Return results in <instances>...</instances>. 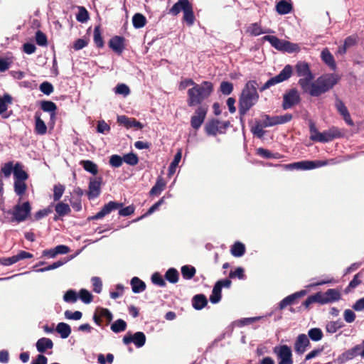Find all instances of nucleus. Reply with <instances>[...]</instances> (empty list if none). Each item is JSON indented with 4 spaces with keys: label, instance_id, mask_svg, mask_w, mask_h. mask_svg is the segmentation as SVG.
Listing matches in <instances>:
<instances>
[{
    "label": "nucleus",
    "instance_id": "obj_1",
    "mask_svg": "<svg viewBox=\"0 0 364 364\" xmlns=\"http://www.w3.org/2000/svg\"><path fill=\"white\" fill-rule=\"evenodd\" d=\"M272 85L273 77H270L261 87H259L256 80H249L246 82L239 96L238 112L241 119L257 103L259 100L257 89L260 92H263Z\"/></svg>",
    "mask_w": 364,
    "mask_h": 364
},
{
    "label": "nucleus",
    "instance_id": "obj_2",
    "mask_svg": "<svg viewBox=\"0 0 364 364\" xmlns=\"http://www.w3.org/2000/svg\"><path fill=\"white\" fill-rule=\"evenodd\" d=\"M213 92V84L210 81H203L188 90L187 104L189 107H195L202 104Z\"/></svg>",
    "mask_w": 364,
    "mask_h": 364
},
{
    "label": "nucleus",
    "instance_id": "obj_3",
    "mask_svg": "<svg viewBox=\"0 0 364 364\" xmlns=\"http://www.w3.org/2000/svg\"><path fill=\"white\" fill-rule=\"evenodd\" d=\"M340 80V76L337 74H326L317 78L312 82H309L307 90H303L310 95L318 97L331 90Z\"/></svg>",
    "mask_w": 364,
    "mask_h": 364
},
{
    "label": "nucleus",
    "instance_id": "obj_4",
    "mask_svg": "<svg viewBox=\"0 0 364 364\" xmlns=\"http://www.w3.org/2000/svg\"><path fill=\"white\" fill-rule=\"evenodd\" d=\"M123 204L115 201H109L105 204L102 209L97 213L95 215L90 217V220H98L104 218L105 215L110 213L112 211L119 209V215L121 216H129L134 213V205H129L125 208H122Z\"/></svg>",
    "mask_w": 364,
    "mask_h": 364
},
{
    "label": "nucleus",
    "instance_id": "obj_5",
    "mask_svg": "<svg viewBox=\"0 0 364 364\" xmlns=\"http://www.w3.org/2000/svg\"><path fill=\"white\" fill-rule=\"evenodd\" d=\"M21 198L18 199V203L14 206L12 210L4 211L7 215H11V222L20 223L25 221L31 216V205L29 201L21 203Z\"/></svg>",
    "mask_w": 364,
    "mask_h": 364
},
{
    "label": "nucleus",
    "instance_id": "obj_6",
    "mask_svg": "<svg viewBox=\"0 0 364 364\" xmlns=\"http://www.w3.org/2000/svg\"><path fill=\"white\" fill-rule=\"evenodd\" d=\"M309 130L311 134L310 139L312 141L319 142H328L332 141L335 138L340 136L341 135L338 129L335 127H332L330 129L323 132H319L313 123H311Z\"/></svg>",
    "mask_w": 364,
    "mask_h": 364
},
{
    "label": "nucleus",
    "instance_id": "obj_7",
    "mask_svg": "<svg viewBox=\"0 0 364 364\" xmlns=\"http://www.w3.org/2000/svg\"><path fill=\"white\" fill-rule=\"evenodd\" d=\"M295 70L296 75L301 77L299 80V85L302 90H307L309 82H311L314 78L308 63L299 62L296 65Z\"/></svg>",
    "mask_w": 364,
    "mask_h": 364
},
{
    "label": "nucleus",
    "instance_id": "obj_8",
    "mask_svg": "<svg viewBox=\"0 0 364 364\" xmlns=\"http://www.w3.org/2000/svg\"><path fill=\"white\" fill-rule=\"evenodd\" d=\"M229 121L220 122L216 119L209 120L204 127L205 133L209 136H216L218 134H225L230 127Z\"/></svg>",
    "mask_w": 364,
    "mask_h": 364
},
{
    "label": "nucleus",
    "instance_id": "obj_9",
    "mask_svg": "<svg viewBox=\"0 0 364 364\" xmlns=\"http://www.w3.org/2000/svg\"><path fill=\"white\" fill-rule=\"evenodd\" d=\"M208 112V107L205 106H198L195 110L194 114L191 119V125L192 128L198 130L202 124L203 123L206 114Z\"/></svg>",
    "mask_w": 364,
    "mask_h": 364
},
{
    "label": "nucleus",
    "instance_id": "obj_10",
    "mask_svg": "<svg viewBox=\"0 0 364 364\" xmlns=\"http://www.w3.org/2000/svg\"><path fill=\"white\" fill-rule=\"evenodd\" d=\"M146 340V336L143 332L138 331L134 334L128 332L123 338V343L125 345L133 343L136 347L141 348L144 346Z\"/></svg>",
    "mask_w": 364,
    "mask_h": 364
},
{
    "label": "nucleus",
    "instance_id": "obj_11",
    "mask_svg": "<svg viewBox=\"0 0 364 364\" xmlns=\"http://www.w3.org/2000/svg\"><path fill=\"white\" fill-rule=\"evenodd\" d=\"M274 353L277 355L278 364H293L292 352L288 346H279L277 350L274 349Z\"/></svg>",
    "mask_w": 364,
    "mask_h": 364
},
{
    "label": "nucleus",
    "instance_id": "obj_12",
    "mask_svg": "<svg viewBox=\"0 0 364 364\" xmlns=\"http://www.w3.org/2000/svg\"><path fill=\"white\" fill-rule=\"evenodd\" d=\"M102 183V178L101 176L90 178L88 186V191L87 193L88 198L94 199L98 197L101 193V185Z\"/></svg>",
    "mask_w": 364,
    "mask_h": 364
},
{
    "label": "nucleus",
    "instance_id": "obj_13",
    "mask_svg": "<svg viewBox=\"0 0 364 364\" xmlns=\"http://www.w3.org/2000/svg\"><path fill=\"white\" fill-rule=\"evenodd\" d=\"M330 163L328 161H302L294 163L291 164L290 166L292 168H296V169H301V170H309L313 169L317 167H321L327 164H329Z\"/></svg>",
    "mask_w": 364,
    "mask_h": 364
},
{
    "label": "nucleus",
    "instance_id": "obj_14",
    "mask_svg": "<svg viewBox=\"0 0 364 364\" xmlns=\"http://www.w3.org/2000/svg\"><path fill=\"white\" fill-rule=\"evenodd\" d=\"M108 46L116 54L120 55L125 49V38L123 36H114L109 39Z\"/></svg>",
    "mask_w": 364,
    "mask_h": 364
},
{
    "label": "nucleus",
    "instance_id": "obj_15",
    "mask_svg": "<svg viewBox=\"0 0 364 364\" xmlns=\"http://www.w3.org/2000/svg\"><path fill=\"white\" fill-rule=\"evenodd\" d=\"M318 294L321 295V304L333 303L341 299V293L336 289H329L324 293L319 291Z\"/></svg>",
    "mask_w": 364,
    "mask_h": 364
},
{
    "label": "nucleus",
    "instance_id": "obj_16",
    "mask_svg": "<svg viewBox=\"0 0 364 364\" xmlns=\"http://www.w3.org/2000/svg\"><path fill=\"white\" fill-rule=\"evenodd\" d=\"M33 257V256L31 253L24 250H21L17 255L12 257L1 258L0 263L4 266H10L21 259L32 258Z\"/></svg>",
    "mask_w": 364,
    "mask_h": 364
},
{
    "label": "nucleus",
    "instance_id": "obj_17",
    "mask_svg": "<svg viewBox=\"0 0 364 364\" xmlns=\"http://www.w3.org/2000/svg\"><path fill=\"white\" fill-rule=\"evenodd\" d=\"M300 100L299 92L295 89L290 90L284 95L283 107L289 109L294 105L299 103Z\"/></svg>",
    "mask_w": 364,
    "mask_h": 364
},
{
    "label": "nucleus",
    "instance_id": "obj_18",
    "mask_svg": "<svg viewBox=\"0 0 364 364\" xmlns=\"http://www.w3.org/2000/svg\"><path fill=\"white\" fill-rule=\"evenodd\" d=\"M310 345L309 337L306 334H299L294 343V350L297 354H303Z\"/></svg>",
    "mask_w": 364,
    "mask_h": 364
},
{
    "label": "nucleus",
    "instance_id": "obj_19",
    "mask_svg": "<svg viewBox=\"0 0 364 364\" xmlns=\"http://www.w3.org/2000/svg\"><path fill=\"white\" fill-rule=\"evenodd\" d=\"M274 48L288 53H293L299 50V46L287 41L280 40L274 37Z\"/></svg>",
    "mask_w": 364,
    "mask_h": 364
},
{
    "label": "nucleus",
    "instance_id": "obj_20",
    "mask_svg": "<svg viewBox=\"0 0 364 364\" xmlns=\"http://www.w3.org/2000/svg\"><path fill=\"white\" fill-rule=\"evenodd\" d=\"M360 355V348L356 345L353 348L345 351L338 358V363L343 364L345 362L352 360L355 357Z\"/></svg>",
    "mask_w": 364,
    "mask_h": 364
},
{
    "label": "nucleus",
    "instance_id": "obj_21",
    "mask_svg": "<svg viewBox=\"0 0 364 364\" xmlns=\"http://www.w3.org/2000/svg\"><path fill=\"white\" fill-rule=\"evenodd\" d=\"M275 9L280 15L288 14L293 11V4L291 0H280L277 3Z\"/></svg>",
    "mask_w": 364,
    "mask_h": 364
},
{
    "label": "nucleus",
    "instance_id": "obj_22",
    "mask_svg": "<svg viewBox=\"0 0 364 364\" xmlns=\"http://www.w3.org/2000/svg\"><path fill=\"white\" fill-rule=\"evenodd\" d=\"M41 109L46 112L50 113V120L53 121L55 118L57 105L52 101L42 100L40 103Z\"/></svg>",
    "mask_w": 364,
    "mask_h": 364
},
{
    "label": "nucleus",
    "instance_id": "obj_23",
    "mask_svg": "<svg viewBox=\"0 0 364 364\" xmlns=\"http://www.w3.org/2000/svg\"><path fill=\"white\" fill-rule=\"evenodd\" d=\"M191 4L188 0H178L170 9L169 14L173 16H177L181 11L184 12Z\"/></svg>",
    "mask_w": 364,
    "mask_h": 364
},
{
    "label": "nucleus",
    "instance_id": "obj_24",
    "mask_svg": "<svg viewBox=\"0 0 364 364\" xmlns=\"http://www.w3.org/2000/svg\"><path fill=\"white\" fill-rule=\"evenodd\" d=\"M35 132L39 135H44L47 132V127L43 122V120L41 118V113L39 112H36L35 113Z\"/></svg>",
    "mask_w": 364,
    "mask_h": 364
},
{
    "label": "nucleus",
    "instance_id": "obj_25",
    "mask_svg": "<svg viewBox=\"0 0 364 364\" xmlns=\"http://www.w3.org/2000/svg\"><path fill=\"white\" fill-rule=\"evenodd\" d=\"M36 346L39 353H43L47 350L53 348V342L50 338L43 337L37 341Z\"/></svg>",
    "mask_w": 364,
    "mask_h": 364
},
{
    "label": "nucleus",
    "instance_id": "obj_26",
    "mask_svg": "<svg viewBox=\"0 0 364 364\" xmlns=\"http://www.w3.org/2000/svg\"><path fill=\"white\" fill-rule=\"evenodd\" d=\"M322 60L332 70H336V63L335 62L333 55L330 53L328 48H324L321 53Z\"/></svg>",
    "mask_w": 364,
    "mask_h": 364
},
{
    "label": "nucleus",
    "instance_id": "obj_27",
    "mask_svg": "<svg viewBox=\"0 0 364 364\" xmlns=\"http://www.w3.org/2000/svg\"><path fill=\"white\" fill-rule=\"evenodd\" d=\"M14 181H26L28 178V174L23 169L22 165L17 162L14 168Z\"/></svg>",
    "mask_w": 364,
    "mask_h": 364
},
{
    "label": "nucleus",
    "instance_id": "obj_28",
    "mask_svg": "<svg viewBox=\"0 0 364 364\" xmlns=\"http://www.w3.org/2000/svg\"><path fill=\"white\" fill-rule=\"evenodd\" d=\"M208 304V299L204 294L195 295L192 299L193 307L196 310L203 309Z\"/></svg>",
    "mask_w": 364,
    "mask_h": 364
},
{
    "label": "nucleus",
    "instance_id": "obj_29",
    "mask_svg": "<svg viewBox=\"0 0 364 364\" xmlns=\"http://www.w3.org/2000/svg\"><path fill=\"white\" fill-rule=\"evenodd\" d=\"M132 291L138 294L146 289V284L137 277H134L130 282Z\"/></svg>",
    "mask_w": 364,
    "mask_h": 364
},
{
    "label": "nucleus",
    "instance_id": "obj_30",
    "mask_svg": "<svg viewBox=\"0 0 364 364\" xmlns=\"http://www.w3.org/2000/svg\"><path fill=\"white\" fill-rule=\"evenodd\" d=\"M292 73V67L289 65H287L280 73L274 77V84L282 82L289 79Z\"/></svg>",
    "mask_w": 364,
    "mask_h": 364
},
{
    "label": "nucleus",
    "instance_id": "obj_31",
    "mask_svg": "<svg viewBox=\"0 0 364 364\" xmlns=\"http://www.w3.org/2000/svg\"><path fill=\"white\" fill-rule=\"evenodd\" d=\"M166 187V182L164 178L159 177L156 180L155 185L151 188L149 191L150 196H159L164 190Z\"/></svg>",
    "mask_w": 364,
    "mask_h": 364
},
{
    "label": "nucleus",
    "instance_id": "obj_32",
    "mask_svg": "<svg viewBox=\"0 0 364 364\" xmlns=\"http://www.w3.org/2000/svg\"><path fill=\"white\" fill-rule=\"evenodd\" d=\"M245 246L240 242H235L231 247L230 252L235 257H240L245 253Z\"/></svg>",
    "mask_w": 364,
    "mask_h": 364
},
{
    "label": "nucleus",
    "instance_id": "obj_33",
    "mask_svg": "<svg viewBox=\"0 0 364 364\" xmlns=\"http://www.w3.org/2000/svg\"><path fill=\"white\" fill-rule=\"evenodd\" d=\"M55 331L60 335L63 339L67 338L71 333L70 326L64 322L59 323L55 328Z\"/></svg>",
    "mask_w": 364,
    "mask_h": 364
},
{
    "label": "nucleus",
    "instance_id": "obj_34",
    "mask_svg": "<svg viewBox=\"0 0 364 364\" xmlns=\"http://www.w3.org/2000/svg\"><path fill=\"white\" fill-rule=\"evenodd\" d=\"M183 21L186 23L188 26H191L194 24L196 18L193 9V6L191 4L188 9L183 12Z\"/></svg>",
    "mask_w": 364,
    "mask_h": 364
},
{
    "label": "nucleus",
    "instance_id": "obj_35",
    "mask_svg": "<svg viewBox=\"0 0 364 364\" xmlns=\"http://www.w3.org/2000/svg\"><path fill=\"white\" fill-rule=\"evenodd\" d=\"M55 210L60 217L69 215L71 212L69 205L63 202H58L55 206Z\"/></svg>",
    "mask_w": 364,
    "mask_h": 364
},
{
    "label": "nucleus",
    "instance_id": "obj_36",
    "mask_svg": "<svg viewBox=\"0 0 364 364\" xmlns=\"http://www.w3.org/2000/svg\"><path fill=\"white\" fill-rule=\"evenodd\" d=\"M146 17L140 13L135 14L132 17V23L135 28H143L146 26Z\"/></svg>",
    "mask_w": 364,
    "mask_h": 364
},
{
    "label": "nucleus",
    "instance_id": "obj_37",
    "mask_svg": "<svg viewBox=\"0 0 364 364\" xmlns=\"http://www.w3.org/2000/svg\"><path fill=\"white\" fill-rule=\"evenodd\" d=\"M93 41L97 48H102L105 46V42L100 31V25L96 26L94 29Z\"/></svg>",
    "mask_w": 364,
    "mask_h": 364
},
{
    "label": "nucleus",
    "instance_id": "obj_38",
    "mask_svg": "<svg viewBox=\"0 0 364 364\" xmlns=\"http://www.w3.org/2000/svg\"><path fill=\"white\" fill-rule=\"evenodd\" d=\"M80 164L86 171L93 175H96L98 173L97 165L92 161L83 160L80 161Z\"/></svg>",
    "mask_w": 364,
    "mask_h": 364
},
{
    "label": "nucleus",
    "instance_id": "obj_39",
    "mask_svg": "<svg viewBox=\"0 0 364 364\" xmlns=\"http://www.w3.org/2000/svg\"><path fill=\"white\" fill-rule=\"evenodd\" d=\"M183 277L185 279L190 280L193 278L196 273V269L191 265H184L181 269Z\"/></svg>",
    "mask_w": 364,
    "mask_h": 364
},
{
    "label": "nucleus",
    "instance_id": "obj_40",
    "mask_svg": "<svg viewBox=\"0 0 364 364\" xmlns=\"http://www.w3.org/2000/svg\"><path fill=\"white\" fill-rule=\"evenodd\" d=\"M26 181H14V188L16 194L21 198L27 190Z\"/></svg>",
    "mask_w": 364,
    "mask_h": 364
},
{
    "label": "nucleus",
    "instance_id": "obj_41",
    "mask_svg": "<svg viewBox=\"0 0 364 364\" xmlns=\"http://www.w3.org/2000/svg\"><path fill=\"white\" fill-rule=\"evenodd\" d=\"M221 291H222V289L220 287V286L215 284L213 291H212V294L210 296V301L212 304H218L221 300V298H222Z\"/></svg>",
    "mask_w": 364,
    "mask_h": 364
},
{
    "label": "nucleus",
    "instance_id": "obj_42",
    "mask_svg": "<svg viewBox=\"0 0 364 364\" xmlns=\"http://www.w3.org/2000/svg\"><path fill=\"white\" fill-rule=\"evenodd\" d=\"M164 277L170 283L176 284L178 281L179 274L175 268H170L165 273Z\"/></svg>",
    "mask_w": 364,
    "mask_h": 364
},
{
    "label": "nucleus",
    "instance_id": "obj_43",
    "mask_svg": "<svg viewBox=\"0 0 364 364\" xmlns=\"http://www.w3.org/2000/svg\"><path fill=\"white\" fill-rule=\"evenodd\" d=\"M264 129V128L262 127V125L256 121H255V122L250 126V130L254 136L259 139H262L264 136L265 134Z\"/></svg>",
    "mask_w": 364,
    "mask_h": 364
},
{
    "label": "nucleus",
    "instance_id": "obj_44",
    "mask_svg": "<svg viewBox=\"0 0 364 364\" xmlns=\"http://www.w3.org/2000/svg\"><path fill=\"white\" fill-rule=\"evenodd\" d=\"M12 103V97L9 94H5L3 97H0V115L6 112L8 109V105Z\"/></svg>",
    "mask_w": 364,
    "mask_h": 364
},
{
    "label": "nucleus",
    "instance_id": "obj_45",
    "mask_svg": "<svg viewBox=\"0 0 364 364\" xmlns=\"http://www.w3.org/2000/svg\"><path fill=\"white\" fill-rule=\"evenodd\" d=\"M65 190V187L64 185L61 183H58L54 185L53 186V198L54 201H59L61 197L63 196Z\"/></svg>",
    "mask_w": 364,
    "mask_h": 364
},
{
    "label": "nucleus",
    "instance_id": "obj_46",
    "mask_svg": "<svg viewBox=\"0 0 364 364\" xmlns=\"http://www.w3.org/2000/svg\"><path fill=\"white\" fill-rule=\"evenodd\" d=\"M127 323L122 319L116 320L111 325V330L114 333H120L126 330Z\"/></svg>",
    "mask_w": 364,
    "mask_h": 364
},
{
    "label": "nucleus",
    "instance_id": "obj_47",
    "mask_svg": "<svg viewBox=\"0 0 364 364\" xmlns=\"http://www.w3.org/2000/svg\"><path fill=\"white\" fill-rule=\"evenodd\" d=\"M323 332L318 328H313L309 330L308 337H309L313 341H318L323 338Z\"/></svg>",
    "mask_w": 364,
    "mask_h": 364
},
{
    "label": "nucleus",
    "instance_id": "obj_48",
    "mask_svg": "<svg viewBox=\"0 0 364 364\" xmlns=\"http://www.w3.org/2000/svg\"><path fill=\"white\" fill-rule=\"evenodd\" d=\"M78 298L85 304H90L92 301L93 296L87 289H82L79 291Z\"/></svg>",
    "mask_w": 364,
    "mask_h": 364
},
{
    "label": "nucleus",
    "instance_id": "obj_49",
    "mask_svg": "<svg viewBox=\"0 0 364 364\" xmlns=\"http://www.w3.org/2000/svg\"><path fill=\"white\" fill-rule=\"evenodd\" d=\"M77 299L78 294L73 289L68 290L63 296V300L67 303H75Z\"/></svg>",
    "mask_w": 364,
    "mask_h": 364
},
{
    "label": "nucleus",
    "instance_id": "obj_50",
    "mask_svg": "<svg viewBox=\"0 0 364 364\" xmlns=\"http://www.w3.org/2000/svg\"><path fill=\"white\" fill-rule=\"evenodd\" d=\"M233 84L228 81H223L220 83L219 90L224 95H230L233 91Z\"/></svg>",
    "mask_w": 364,
    "mask_h": 364
},
{
    "label": "nucleus",
    "instance_id": "obj_51",
    "mask_svg": "<svg viewBox=\"0 0 364 364\" xmlns=\"http://www.w3.org/2000/svg\"><path fill=\"white\" fill-rule=\"evenodd\" d=\"M76 19L80 23H85L89 19V13L83 6L78 7V13L76 15Z\"/></svg>",
    "mask_w": 364,
    "mask_h": 364
},
{
    "label": "nucleus",
    "instance_id": "obj_52",
    "mask_svg": "<svg viewBox=\"0 0 364 364\" xmlns=\"http://www.w3.org/2000/svg\"><path fill=\"white\" fill-rule=\"evenodd\" d=\"M14 166L12 161H9L4 164V166L1 168L0 175L3 174L4 177L9 178L10 177L11 173H14Z\"/></svg>",
    "mask_w": 364,
    "mask_h": 364
},
{
    "label": "nucleus",
    "instance_id": "obj_53",
    "mask_svg": "<svg viewBox=\"0 0 364 364\" xmlns=\"http://www.w3.org/2000/svg\"><path fill=\"white\" fill-rule=\"evenodd\" d=\"M53 211L51 205L48 208L38 210L33 215V220H40L43 218L48 215Z\"/></svg>",
    "mask_w": 364,
    "mask_h": 364
},
{
    "label": "nucleus",
    "instance_id": "obj_54",
    "mask_svg": "<svg viewBox=\"0 0 364 364\" xmlns=\"http://www.w3.org/2000/svg\"><path fill=\"white\" fill-rule=\"evenodd\" d=\"M124 161L130 166H135L139 163V158L136 154L129 153L123 156Z\"/></svg>",
    "mask_w": 364,
    "mask_h": 364
},
{
    "label": "nucleus",
    "instance_id": "obj_55",
    "mask_svg": "<svg viewBox=\"0 0 364 364\" xmlns=\"http://www.w3.org/2000/svg\"><path fill=\"white\" fill-rule=\"evenodd\" d=\"M342 326V323L339 321H330L326 324V329L327 332L330 333H334Z\"/></svg>",
    "mask_w": 364,
    "mask_h": 364
},
{
    "label": "nucleus",
    "instance_id": "obj_56",
    "mask_svg": "<svg viewBox=\"0 0 364 364\" xmlns=\"http://www.w3.org/2000/svg\"><path fill=\"white\" fill-rule=\"evenodd\" d=\"M245 270L242 267H237L234 271H230L229 273L230 279L237 278L239 279H244L245 278Z\"/></svg>",
    "mask_w": 364,
    "mask_h": 364
},
{
    "label": "nucleus",
    "instance_id": "obj_57",
    "mask_svg": "<svg viewBox=\"0 0 364 364\" xmlns=\"http://www.w3.org/2000/svg\"><path fill=\"white\" fill-rule=\"evenodd\" d=\"M132 121H134V118H129L125 115L118 116L117 117V122L124 125L127 129L133 127L134 123Z\"/></svg>",
    "mask_w": 364,
    "mask_h": 364
},
{
    "label": "nucleus",
    "instance_id": "obj_58",
    "mask_svg": "<svg viewBox=\"0 0 364 364\" xmlns=\"http://www.w3.org/2000/svg\"><path fill=\"white\" fill-rule=\"evenodd\" d=\"M36 41L40 46H46L48 45L46 35L40 30L37 31L36 33Z\"/></svg>",
    "mask_w": 364,
    "mask_h": 364
},
{
    "label": "nucleus",
    "instance_id": "obj_59",
    "mask_svg": "<svg viewBox=\"0 0 364 364\" xmlns=\"http://www.w3.org/2000/svg\"><path fill=\"white\" fill-rule=\"evenodd\" d=\"M247 32L249 33L250 35L252 36H259L262 33H264V31H262L261 26L255 23H252L247 29Z\"/></svg>",
    "mask_w": 364,
    "mask_h": 364
},
{
    "label": "nucleus",
    "instance_id": "obj_60",
    "mask_svg": "<svg viewBox=\"0 0 364 364\" xmlns=\"http://www.w3.org/2000/svg\"><path fill=\"white\" fill-rule=\"evenodd\" d=\"M360 284H361V274L360 273H358L353 277V279L350 282L348 286L346 289V291L347 293L350 291L352 289L355 288Z\"/></svg>",
    "mask_w": 364,
    "mask_h": 364
},
{
    "label": "nucleus",
    "instance_id": "obj_61",
    "mask_svg": "<svg viewBox=\"0 0 364 364\" xmlns=\"http://www.w3.org/2000/svg\"><path fill=\"white\" fill-rule=\"evenodd\" d=\"M39 90L43 94L50 95L53 92L54 87L50 82L45 81L40 85Z\"/></svg>",
    "mask_w": 364,
    "mask_h": 364
},
{
    "label": "nucleus",
    "instance_id": "obj_62",
    "mask_svg": "<svg viewBox=\"0 0 364 364\" xmlns=\"http://www.w3.org/2000/svg\"><path fill=\"white\" fill-rule=\"evenodd\" d=\"M306 291L305 290H301L299 291H297L296 293H294L291 295L287 296L286 298L287 299L288 301H289L291 305H293L297 302V300L306 295Z\"/></svg>",
    "mask_w": 364,
    "mask_h": 364
},
{
    "label": "nucleus",
    "instance_id": "obj_63",
    "mask_svg": "<svg viewBox=\"0 0 364 364\" xmlns=\"http://www.w3.org/2000/svg\"><path fill=\"white\" fill-rule=\"evenodd\" d=\"M123 157L117 154H113L109 158V164L114 168H119L122 165Z\"/></svg>",
    "mask_w": 364,
    "mask_h": 364
},
{
    "label": "nucleus",
    "instance_id": "obj_64",
    "mask_svg": "<svg viewBox=\"0 0 364 364\" xmlns=\"http://www.w3.org/2000/svg\"><path fill=\"white\" fill-rule=\"evenodd\" d=\"M151 282L153 284L164 287L166 285L162 276L159 272H155L151 276Z\"/></svg>",
    "mask_w": 364,
    "mask_h": 364
}]
</instances>
